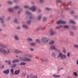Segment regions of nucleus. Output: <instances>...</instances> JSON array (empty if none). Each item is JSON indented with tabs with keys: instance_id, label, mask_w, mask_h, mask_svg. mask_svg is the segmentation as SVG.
I'll list each match as a JSON object with an SVG mask.
<instances>
[{
	"instance_id": "nucleus-20",
	"label": "nucleus",
	"mask_w": 78,
	"mask_h": 78,
	"mask_svg": "<svg viewBox=\"0 0 78 78\" xmlns=\"http://www.w3.org/2000/svg\"><path fill=\"white\" fill-rule=\"evenodd\" d=\"M42 14H40L37 17V19L38 20H40L41 19V18L42 17Z\"/></svg>"
},
{
	"instance_id": "nucleus-40",
	"label": "nucleus",
	"mask_w": 78,
	"mask_h": 78,
	"mask_svg": "<svg viewBox=\"0 0 78 78\" xmlns=\"http://www.w3.org/2000/svg\"><path fill=\"white\" fill-rule=\"evenodd\" d=\"M70 52H67V56H68V57H70Z\"/></svg>"
},
{
	"instance_id": "nucleus-3",
	"label": "nucleus",
	"mask_w": 78,
	"mask_h": 78,
	"mask_svg": "<svg viewBox=\"0 0 78 78\" xmlns=\"http://www.w3.org/2000/svg\"><path fill=\"white\" fill-rule=\"evenodd\" d=\"M5 16H2V18L0 17V20L1 23L2 24V27H6V25L5 24Z\"/></svg>"
},
{
	"instance_id": "nucleus-23",
	"label": "nucleus",
	"mask_w": 78,
	"mask_h": 78,
	"mask_svg": "<svg viewBox=\"0 0 78 78\" xmlns=\"http://www.w3.org/2000/svg\"><path fill=\"white\" fill-rule=\"evenodd\" d=\"M22 11H23V9H20V10L18 11V13L19 14H20V13H21V12H22Z\"/></svg>"
},
{
	"instance_id": "nucleus-44",
	"label": "nucleus",
	"mask_w": 78,
	"mask_h": 78,
	"mask_svg": "<svg viewBox=\"0 0 78 78\" xmlns=\"http://www.w3.org/2000/svg\"><path fill=\"white\" fill-rule=\"evenodd\" d=\"M70 35H71V36H73V32L72 31H70Z\"/></svg>"
},
{
	"instance_id": "nucleus-33",
	"label": "nucleus",
	"mask_w": 78,
	"mask_h": 78,
	"mask_svg": "<svg viewBox=\"0 0 78 78\" xmlns=\"http://www.w3.org/2000/svg\"><path fill=\"white\" fill-rule=\"evenodd\" d=\"M78 76V74H77V73L76 72H75L73 73V76Z\"/></svg>"
},
{
	"instance_id": "nucleus-5",
	"label": "nucleus",
	"mask_w": 78,
	"mask_h": 78,
	"mask_svg": "<svg viewBox=\"0 0 78 78\" xmlns=\"http://www.w3.org/2000/svg\"><path fill=\"white\" fill-rule=\"evenodd\" d=\"M21 61H27V62H29V61H31V59L28 58H23V57H19Z\"/></svg>"
},
{
	"instance_id": "nucleus-57",
	"label": "nucleus",
	"mask_w": 78,
	"mask_h": 78,
	"mask_svg": "<svg viewBox=\"0 0 78 78\" xmlns=\"http://www.w3.org/2000/svg\"><path fill=\"white\" fill-rule=\"evenodd\" d=\"M65 5V3H62V4L60 5V7H61L62 6H64Z\"/></svg>"
},
{
	"instance_id": "nucleus-1",
	"label": "nucleus",
	"mask_w": 78,
	"mask_h": 78,
	"mask_svg": "<svg viewBox=\"0 0 78 78\" xmlns=\"http://www.w3.org/2000/svg\"><path fill=\"white\" fill-rule=\"evenodd\" d=\"M55 51H57V52L59 53L58 54V55L57 56L58 58H60L62 59H64L66 58V55H64L62 54V53L60 52V51H61L60 49H58V48H56L55 50Z\"/></svg>"
},
{
	"instance_id": "nucleus-64",
	"label": "nucleus",
	"mask_w": 78,
	"mask_h": 78,
	"mask_svg": "<svg viewBox=\"0 0 78 78\" xmlns=\"http://www.w3.org/2000/svg\"><path fill=\"white\" fill-rule=\"evenodd\" d=\"M29 77H30V75H27V78H29Z\"/></svg>"
},
{
	"instance_id": "nucleus-63",
	"label": "nucleus",
	"mask_w": 78,
	"mask_h": 78,
	"mask_svg": "<svg viewBox=\"0 0 78 78\" xmlns=\"http://www.w3.org/2000/svg\"><path fill=\"white\" fill-rule=\"evenodd\" d=\"M34 78H37V76H34Z\"/></svg>"
},
{
	"instance_id": "nucleus-27",
	"label": "nucleus",
	"mask_w": 78,
	"mask_h": 78,
	"mask_svg": "<svg viewBox=\"0 0 78 78\" xmlns=\"http://www.w3.org/2000/svg\"><path fill=\"white\" fill-rule=\"evenodd\" d=\"M17 66V65L16 64H13L12 66V68H15Z\"/></svg>"
},
{
	"instance_id": "nucleus-30",
	"label": "nucleus",
	"mask_w": 78,
	"mask_h": 78,
	"mask_svg": "<svg viewBox=\"0 0 78 78\" xmlns=\"http://www.w3.org/2000/svg\"><path fill=\"white\" fill-rule=\"evenodd\" d=\"M45 9L47 11H51L52 10V9L50 8H46Z\"/></svg>"
},
{
	"instance_id": "nucleus-42",
	"label": "nucleus",
	"mask_w": 78,
	"mask_h": 78,
	"mask_svg": "<svg viewBox=\"0 0 78 78\" xmlns=\"http://www.w3.org/2000/svg\"><path fill=\"white\" fill-rule=\"evenodd\" d=\"M43 20L44 21H46L47 20V17H43Z\"/></svg>"
},
{
	"instance_id": "nucleus-6",
	"label": "nucleus",
	"mask_w": 78,
	"mask_h": 78,
	"mask_svg": "<svg viewBox=\"0 0 78 78\" xmlns=\"http://www.w3.org/2000/svg\"><path fill=\"white\" fill-rule=\"evenodd\" d=\"M50 31L51 35L53 36L55 35V34H56V31H55L54 30L52 29L50 30Z\"/></svg>"
},
{
	"instance_id": "nucleus-53",
	"label": "nucleus",
	"mask_w": 78,
	"mask_h": 78,
	"mask_svg": "<svg viewBox=\"0 0 78 78\" xmlns=\"http://www.w3.org/2000/svg\"><path fill=\"white\" fill-rule=\"evenodd\" d=\"M44 61L46 62H48V60L47 59H46L45 60H44Z\"/></svg>"
},
{
	"instance_id": "nucleus-36",
	"label": "nucleus",
	"mask_w": 78,
	"mask_h": 78,
	"mask_svg": "<svg viewBox=\"0 0 78 78\" xmlns=\"http://www.w3.org/2000/svg\"><path fill=\"white\" fill-rule=\"evenodd\" d=\"M52 56L53 57H55V56H56V54H55V53L54 52H52Z\"/></svg>"
},
{
	"instance_id": "nucleus-55",
	"label": "nucleus",
	"mask_w": 78,
	"mask_h": 78,
	"mask_svg": "<svg viewBox=\"0 0 78 78\" xmlns=\"http://www.w3.org/2000/svg\"><path fill=\"white\" fill-rule=\"evenodd\" d=\"M16 29L17 30H20L21 28L19 26L17 27Z\"/></svg>"
},
{
	"instance_id": "nucleus-43",
	"label": "nucleus",
	"mask_w": 78,
	"mask_h": 78,
	"mask_svg": "<svg viewBox=\"0 0 78 78\" xmlns=\"http://www.w3.org/2000/svg\"><path fill=\"white\" fill-rule=\"evenodd\" d=\"M54 44V41H52L49 43V44L50 45H52V44Z\"/></svg>"
},
{
	"instance_id": "nucleus-41",
	"label": "nucleus",
	"mask_w": 78,
	"mask_h": 78,
	"mask_svg": "<svg viewBox=\"0 0 78 78\" xmlns=\"http://www.w3.org/2000/svg\"><path fill=\"white\" fill-rule=\"evenodd\" d=\"M15 53H19V50H16L14 51Z\"/></svg>"
},
{
	"instance_id": "nucleus-38",
	"label": "nucleus",
	"mask_w": 78,
	"mask_h": 78,
	"mask_svg": "<svg viewBox=\"0 0 78 78\" xmlns=\"http://www.w3.org/2000/svg\"><path fill=\"white\" fill-rule=\"evenodd\" d=\"M27 23L28 25H30V24H31V20L27 21Z\"/></svg>"
},
{
	"instance_id": "nucleus-7",
	"label": "nucleus",
	"mask_w": 78,
	"mask_h": 78,
	"mask_svg": "<svg viewBox=\"0 0 78 78\" xmlns=\"http://www.w3.org/2000/svg\"><path fill=\"white\" fill-rule=\"evenodd\" d=\"M14 39L16 41H20V38L19 37L18 35H15L14 37Z\"/></svg>"
},
{
	"instance_id": "nucleus-12",
	"label": "nucleus",
	"mask_w": 78,
	"mask_h": 78,
	"mask_svg": "<svg viewBox=\"0 0 78 78\" xmlns=\"http://www.w3.org/2000/svg\"><path fill=\"white\" fill-rule=\"evenodd\" d=\"M5 62L6 63H8L9 65H11V60H5Z\"/></svg>"
},
{
	"instance_id": "nucleus-13",
	"label": "nucleus",
	"mask_w": 78,
	"mask_h": 78,
	"mask_svg": "<svg viewBox=\"0 0 78 78\" xmlns=\"http://www.w3.org/2000/svg\"><path fill=\"white\" fill-rule=\"evenodd\" d=\"M27 40L28 42H32L33 41V38L31 37H29L27 38Z\"/></svg>"
},
{
	"instance_id": "nucleus-32",
	"label": "nucleus",
	"mask_w": 78,
	"mask_h": 78,
	"mask_svg": "<svg viewBox=\"0 0 78 78\" xmlns=\"http://www.w3.org/2000/svg\"><path fill=\"white\" fill-rule=\"evenodd\" d=\"M75 11L74 10H72L70 12V14H75Z\"/></svg>"
},
{
	"instance_id": "nucleus-61",
	"label": "nucleus",
	"mask_w": 78,
	"mask_h": 78,
	"mask_svg": "<svg viewBox=\"0 0 78 78\" xmlns=\"http://www.w3.org/2000/svg\"><path fill=\"white\" fill-rule=\"evenodd\" d=\"M14 2H15V3H17V2H18V1L17 0H14Z\"/></svg>"
},
{
	"instance_id": "nucleus-15",
	"label": "nucleus",
	"mask_w": 78,
	"mask_h": 78,
	"mask_svg": "<svg viewBox=\"0 0 78 78\" xmlns=\"http://www.w3.org/2000/svg\"><path fill=\"white\" fill-rule=\"evenodd\" d=\"M23 28L24 29H28V27L25 24H24L22 26Z\"/></svg>"
},
{
	"instance_id": "nucleus-11",
	"label": "nucleus",
	"mask_w": 78,
	"mask_h": 78,
	"mask_svg": "<svg viewBox=\"0 0 78 78\" xmlns=\"http://www.w3.org/2000/svg\"><path fill=\"white\" fill-rule=\"evenodd\" d=\"M20 69H19L15 70L14 72V73L16 75H18V74L20 73Z\"/></svg>"
},
{
	"instance_id": "nucleus-14",
	"label": "nucleus",
	"mask_w": 78,
	"mask_h": 78,
	"mask_svg": "<svg viewBox=\"0 0 78 78\" xmlns=\"http://www.w3.org/2000/svg\"><path fill=\"white\" fill-rule=\"evenodd\" d=\"M19 62V60L18 59H15L13 60L12 61V62L13 63H15V62Z\"/></svg>"
},
{
	"instance_id": "nucleus-29",
	"label": "nucleus",
	"mask_w": 78,
	"mask_h": 78,
	"mask_svg": "<svg viewBox=\"0 0 78 78\" xmlns=\"http://www.w3.org/2000/svg\"><path fill=\"white\" fill-rule=\"evenodd\" d=\"M63 28H65L66 29H67V30L68 29H69V26L67 25L64 26H63Z\"/></svg>"
},
{
	"instance_id": "nucleus-9",
	"label": "nucleus",
	"mask_w": 78,
	"mask_h": 78,
	"mask_svg": "<svg viewBox=\"0 0 78 78\" xmlns=\"http://www.w3.org/2000/svg\"><path fill=\"white\" fill-rule=\"evenodd\" d=\"M56 48H57L56 47V46H55L52 45V46H51L50 47V49L51 50H53L55 51Z\"/></svg>"
},
{
	"instance_id": "nucleus-10",
	"label": "nucleus",
	"mask_w": 78,
	"mask_h": 78,
	"mask_svg": "<svg viewBox=\"0 0 78 78\" xmlns=\"http://www.w3.org/2000/svg\"><path fill=\"white\" fill-rule=\"evenodd\" d=\"M9 72V69H7L6 70H4L3 71V73H5V74H6V75H7V74H8Z\"/></svg>"
},
{
	"instance_id": "nucleus-19",
	"label": "nucleus",
	"mask_w": 78,
	"mask_h": 78,
	"mask_svg": "<svg viewBox=\"0 0 78 78\" xmlns=\"http://www.w3.org/2000/svg\"><path fill=\"white\" fill-rule=\"evenodd\" d=\"M13 8L14 9H20V7L18 5H17L15 6Z\"/></svg>"
},
{
	"instance_id": "nucleus-49",
	"label": "nucleus",
	"mask_w": 78,
	"mask_h": 78,
	"mask_svg": "<svg viewBox=\"0 0 78 78\" xmlns=\"http://www.w3.org/2000/svg\"><path fill=\"white\" fill-rule=\"evenodd\" d=\"M70 22L71 23H73V24H75V23L74 22L73 20H70Z\"/></svg>"
},
{
	"instance_id": "nucleus-47",
	"label": "nucleus",
	"mask_w": 78,
	"mask_h": 78,
	"mask_svg": "<svg viewBox=\"0 0 78 78\" xmlns=\"http://www.w3.org/2000/svg\"><path fill=\"white\" fill-rule=\"evenodd\" d=\"M27 75V74L25 73H23L22 75L23 76H24V77L26 76Z\"/></svg>"
},
{
	"instance_id": "nucleus-51",
	"label": "nucleus",
	"mask_w": 78,
	"mask_h": 78,
	"mask_svg": "<svg viewBox=\"0 0 78 78\" xmlns=\"http://www.w3.org/2000/svg\"><path fill=\"white\" fill-rule=\"evenodd\" d=\"M72 1H70L68 3V5H70L71 4H72Z\"/></svg>"
},
{
	"instance_id": "nucleus-46",
	"label": "nucleus",
	"mask_w": 78,
	"mask_h": 78,
	"mask_svg": "<svg viewBox=\"0 0 78 78\" xmlns=\"http://www.w3.org/2000/svg\"><path fill=\"white\" fill-rule=\"evenodd\" d=\"M36 41L37 42H38V43H40V40L38 39H37L36 40Z\"/></svg>"
},
{
	"instance_id": "nucleus-18",
	"label": "nucleus",
	"mask_w": 78,
	"mask_h": 78,
	"mask_svg": "<svg viewBox=\"0 0 78 78\" xmlns=\"http://www.w3.org/2000/svg\"><path fill=\"white\" fill-rule=\"evenodd\" d=\"M0 46L1 47H3V48H6V46L4 45V44L0 43Z\"/></svg>"
},
{
	"instance_id": "nucleus-50",
	"label": "nucleus",
	"mask_w": 78,
	"mask_h": 78,
	"mask_svg": "<svg viewBox=\"0 0 78 78\" xmlns=\"http://www.w3.org/2000/svg\"><path fill=\"white\" fill-rule=\"evenodd\" d=\"M63 53H65V54H66V49H63Z\"/></svg>"
},
{
	"instance_id": "nucleus-56",
	"label": "nucleus",
	"mask_w": 78,
	"mask_h": 78,
	"mask_svg": "<svg viewBox=\"0 0 78 78\" xmlns=\"http://www.w3.org/2000/svg\"><path fill=\"white\" fill-rule=\"evenodd\" d=\"M61 76L59 75H56V78H59V77H60Z\"/></svg>"
},
{
	"instance_id": "nucleus-16",
	"label": "nucleus",
	"mask_w": 78,
	"mask_h": 78,
	"mask_svg": "<svg viewBox=\"0 0 78 78\" xmlns=\"http://www.w3.org/2000/svg\"><path fill=\"white\" fill-rule=\"evenodd\" d=\"M37 44V43H35V42H32L30 43V45L31 46H34L36 45Z\"/></svg>"
},
{
	"instance_id": "nucleus-35",
	"label": "nucleus",
	"mask_w": 78,
	"mask_h": 78,
	"mask_svg": "<svg viewBox=\"0 0 78 78\" xmlns=\"http://www.w3.org/2000/svg\"><path fill=\"white\" fill-rule=\"evenodd\" d=\"M26 14H28V15H30V16H31L32 15L31 13L28 11H26Z\"/></svg>"
},
{
	"instance_id": "nucleus-26",
	"label": "nucleus",
	"mask_w": 78,
	"mask_h": 78,
	"mask_svg": "<svg viewBox=\"0 0 78 78\" xmlns=\"http://www.w3.org/2000/svg\"><path fill=\"white\" fill-rule=\"evenodd\" d=\"M27 64V63L24 62H21L20 63V65L21 66H25V65H26Z\"/></svg>"
},
{
	"instance_id": "nucleus-28",
	"label": "nucleus",
	"mask_w": 78,
	"mask_h": 78,
	"mask_svg": "<svg viewBox=\"0 0 78 78\" xmlns=\"http://www.w3.org/2000/svg\"><path fill=\"white\" fill-rule=\"evenodd\" d=\"M14 23H17V22H18V20H17V18H15L14 20Z\"/></svg>"
},
{
	"instance_id": "nucleus-2",
	"label": "nucleus",
	"mask_w": 78,
	"mask_h": 78,
	"mask_svg": "<svg viewBox=\"0 0 78 78\" xmlns=\"http://www.w3.org/2000/svg\"><path fill=\"white\" fill-rule=\"evenodd\" d=\"M0 51L4 55H6L9 53H10V51L9 50H8L7 51H6V50L3 48H0Z\"/></svg>"
},
{
	"instance_id": "nucleus-39",
	"label": "nucleus",
	"mask_w": 78,
	"mask_h": 78,
	"mask_svg": "<svg viewBox=\"0 0 78 78\" xmlns=\"http://www.w3.org/2000/svg\"><path fill=\"white\" fill-rule=\"evenodd\" d=\"M61 24V20H59L57 22V24Z\"/></svg>"
},
{
	"instance_id": "nucleus-37",
	"label": "nucleus",
	"mask_w": 78,
	"mask_h": 78,
	"mask_svg": "<svg viewBox=\"0 0 78 78\" xmlns=\"http://www.w3.org/2000/svg\"><path fill=\"white\" fill-rule=\"evenodd\" d=\"M66 22L65 21H61V24H66Z\"/></svg>"
},
{
	"instance_id": "nucleus-48",
	"label": "nucleus",
	"mask_w": 78,
	"mask_h": 78,
	"mask_svg": "<svg viewBox=\"0 0 78 78\" xmlns=\"http://www.w3.org/2000/svg\"><path fill=\"white\" fill-rule=\"evenodd\" d=\"M24 8H26V9H30V8L29 7V6H24Z\"/></svg>"
},
{
	"instance_id": "nucleus-25",
	"label": "nucleus",
	"mask_w": 78,
	"mask_h": 78,
	"mask_svg": "<svg viewBox=\"0 0 78 78\" xmlns=\"http://www.w3.org/2000/svg\"><path fill=\"white\" fill-rule=\"evenodd\" d=\"M73 47L74 48H78V44H75L73 45Z\"/></svg>"
},
{
	"instance_id": "nucleus-34",
	"label": "nucleus",
	"mask_w": 78,
	"mask_h": 78,
	"mask_svg": "<svg viewBox=\"0 0 78 78\" xmlns=\"http://www.w3.org/2000/svg\"><path fill=\"white\" fill-rule=\"evenodd\" d=\"M59 3H62V1L60 0H57L56 1V3L57 4Z\"/></svg>"
},
{
	"instance_id": "nucleus-45",
	"label": "nucleus",
	"mask_w": 78,
	"mask_h": 78,
	"mask_svg": "<svg viewBox=\"0 0 78 78\" xmlns=\"http://www.w3.org/2000/svg\"><path fill=\"white\" fill-rule=\"evenodd\" d=\"M72 28L73 29V30H76V27L74 26H72Z\"/></svg>"
},
{
	"instance_id": "nucleus-31",
	"label": "nucleus",
	"mask_w": 78,
	"mask_h": 78,
	"mask_svg": "<svg viewBox=\"0 0 78 78\" xmlns=\"http://www.w3.org/2000/svg\"><path fill=\"white\" fill-rule=\"evenodd\" d=\"M10 71L12 73V75H14V69H10Z\"/></svg>"
},
{
	"instance_id": "nucleus-62",
	"label": "nucleus",
	"mask_w": 78,
	"mask_h": 78,
	"mask_svg": "<svg viewBox=\"0 0 78 78\" xmlns=\"http://www.w3.org/2000/svg\"><path fill=\"white\" fill-rule=\"evenodd\" d=\"M74 18H78V16H74Z\"/></svg>"
},
{
	"instance_id": "nucleus-54",
	"label": "nucleus",
	"mask_w": 78,
	"mask_h": 78,
	"mask_svg": "<svg viewBox=\"0 0 78 78\" xmlns=\"http://www.w3.org/2000/svg\"><path fill=\"white\" fill-rule=\"evenodd\" d=\"M23 52L20 51L18 50V53H23Z\"/></svg>"
},
{
	"instance_id": "nucleus-17",
	"label": "nucleus",
	"mask_w": 78,
	"mask_h": 78,
	"mask_svg": "<svg viewBox=\"0 0 78 78\" xmlns=\"http://www.w3.org/2000/svg\"><path fill=\"white\" fill-rule=\"evenodd\" d=\"M8 10L9 12H13L14 11V9L10 7L8 9Z\"/></svg>"
},
{
	"instance_id": "nucleus-8",
	"label": "nucleus",
	"mask_w": 78,
	"mask_h": 78,
	"mask_svg": "<svg viewBox=\"0 0 78 78\" xmlns=\"http://www.w3.org/2000/svg\"><path fill=\"white\" fill-rule=\"evenodd\" d=\"M37 9V8L35 6H33L31 7L30 8H29V9H30V10H32L33 12H35V11H36V9Z\"/></svg>"
},
{
	"instance_id": "nucleus-58",
	"label": "nucleus",
	"mask_w": 78,
	"mask_h": 78,
	"mask_svg": "<svg viewBox=\"0 0 78 78\" xmlns=\"http://www.w3.org/2000/svg\"><path fill=\"white\" fill-rule=\"evenodd\" d=\"M44 0H40V3H43Z\"/></svg>"
},
{
	"instance_id": "nucleus-52",
	"label": "nucleus",
	"mask_w": 78,
	"mask_h": 78,
	"mask_svg": "<svg viewBox=\"0 0 78 78\" xmlns=\"http://www.w3.org/2000/svg\"><path fill=\"white\" fill-rule=\"evenodd\" d=\"M40 60H41V62H44V61H45V60H44V58H41L40 59Z\"/></svg>"
},
{
	"instance_id": "nucleus-24",
	"label": "nucleus",
	"mask_w": 78,
	"mask_h": 78,
	"mask_svg": "<svg viewBox=\"0 0 78 78\" xmlns=\"http://www.w3.org/2000/svg\"><path fill=\"white\" fill-rule=\"evenodd\" d=\"M7 3L8 4H10V5H12V4H13V2H12L11 1H8Z\"/></svg>"
},
{
	"instance_id": "nucleus-21",
	"label": "nucleus",
	"mask_w": 78,
	"mask_h": 78,
	"mask_svg": "<svg viewBox=\"0 0 78 78\" xmlns=\"http://www.w3.org/2000/svg\"><path fill=\"white\" fill-rule=\"evenodd\" d=\"M64 9L65 11H69V10L70 9V8L67 7H65Z\"/></svg>"
},
{
	"instance_id": "nucleus-22",
	"label": "nucleus",
	"mask_w": 78,
	"mask_h": 78,
	"mask_svg": "<svg viewBox=\"0 0 78 78\" xmlns=\"http://www.w3.org/2000/svg\"><path fill=\"white\" fill-rule=\"evenodd\" d=\"M41 28H42V26H40L37 29L36 31H39L41 30Z\"/></svg>"
},
{
	"instance_id": "nucleus-4",
	"label": "nucleus",
	"mask_w": 78,
	"mask_h": 78,
	"mask_svg": "<svg viewBox=\"0 0 78 78\" xmlns=\"http://www.w3.org/2000/svg\"><path fill=\"white\" fill-rule=\"evenodd\" d=\"M41 41L43 43H47L48 42L49 39L47 37H43L42 38Z\"/></svg>"
},
{
	"instance_id": "nucleus-60",
	"label": "nucleus",
	"mask_w": 78,
	"mask_h": 78,
	"mask_svg": "<svg viewBox=\"0 0 78 78\" xmlns=\"http://www.w3.org/2000/svg\"><path fill=\"white\" fill-rule=\"evenodd\" d=\"M53 77H55V78H56V74H54L53 75Z\"/></svg>"
},
{
	"instance_id": "nucleus-59",
	"label": "nucleus",
	"mask_w": 78,
	"mask_h": 78,
	"mask_svg": "<svg viewBox=\"0 0 78 78\" xmlns=\"http://www.w3.org/2000/svg\"><path fill=\"white\" fill-rule=\"evenodd\" d=\"M29 57L30 58H33V55H29Z\"/></svg>"
}]
</instances>
